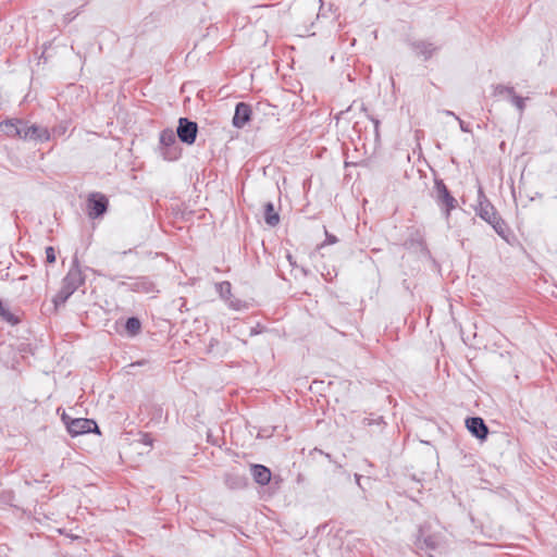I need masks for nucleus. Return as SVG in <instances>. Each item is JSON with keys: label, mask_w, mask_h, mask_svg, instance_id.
<instances>
[{"label": "nucleus", "mask_w": 557, "mask_h": 557, "mask_svg": "<svg viewBox=\"0 0 557 557\" xmlns=\"http://www.w3.org/2000/svg\"><path fill=\"white\" fill-rule=\"evenodd\" d=\"M474 211L476 215L488 223L502 238H507V224L491 203L482 187L478 189V203L474 207Z\"/></svg>", "instance_id": "f257e3e1"}, {"label": "nucleus", "mask_w": 557, "mask_h": 557, "mask_svg": "<svg viewBox=\"0 0 557 557\" xmlns=\"http://www.w3.org/2000/svg\"><path fill=\"white\" fill-rule=\"evenodd\" d=\"M84 283L83 273L75 260L67 274L62 280V286L53 298L54 308L63 306L73 293Z\"/></svg>", "instance_id": "f03ea898"}, {"label": "nucleus", "mask_w": 557, "mask_h": 557, "mask_svg": "<svg viewBox=\"0 0 557 557\" xmlns=\"http://www.w3.org/2000/svg\"><path fill=\"white\" fill-rule=\"evenodd\" d=\"M62 421L66 425V430L72 436H78L92 432L99 433L97 423L91 419H72L67 414L63 413Z\"/></svg>", "instance_id": "7ed1b4c3"}, {"label": "nucleus", "mask_w": 557, "mask_h": 557, "mask_svg": "<svg viewBox=\"0 0 557 557\" xmlns=\"http://www.w3.org/2000/svg\"><path fill=\"white\" fill-rule=\"evenodd\" d=\"M434 193L437 205L444 211L446 219H448L450 211L457 207V200L451 196L447 186L442 180H435Z\"/></svg>", "instance_id": "20e7f679"}, {"label": "nucleus", "mask_w": 557, "mask_h": 557, "mask_svg": "<svg viewBox=\"0 0 557 557\" xmlns=\"http://www.w3.org/2000/svg\"><path fill=\"white\" fill-rule=\"evenodd\" d=\"M17 132V137L24 140H34L45 143L50 139V133L47 127L39 126L36 124L29 125L27 122L23 121L22 126H20V131Z\"/></svg>", "instance_id": "39448f33"}, {"label": "nucleus", "mask_w": 557, "mask_h": 557, "mask_svg": "<svg viewBox=\"0 0 557 557\" xmlns=\"http://www.w3.org/2000/svg\"><path fill=\"white\" fill-rule=\"evenodd\" d=\"M108 198L100 193H91L87 198V213L91 219L102 216L108 210Z\"/></svg>", "instance_id": "423d86ee"}, {"label": "nucleus", "mask_w": 557, "mask_h": 557, "mask_svg": "<svg viewBox=\"0 0 557 557\" xmlns=\"http://www.w3.org/2000/svg\"><path fill=\"white\" fill-rule=\"evenodd\" d=\"M197 133L198 125L196 122H193L186 117L178 119L176 135L182 143L193 145L196 140Z\"/></svg>", "instance_id": "0eeeda50"}, {"label": "nucleus", "mask_w": 557, "mask_h": 557, "mask_svg": "<svg viewBox=\"0 0 557 557\" xmlns=\"http://www.w3.org/2000/svg\"><path fill=\"white\" fill-rule=\"evenodd\" d=\"M442 540L437 534H430L425 527L419 529L414 545L421 550H434L441 546Z\"/></svg>", "instance_id": "6e6552de"}, {"label": "nucleus", "mask_w": 557, "mask_h": 557, "mask_svg": "<svg viewBox=\"0 0 557 557\" xmlns=\"http://www.w3.org/2000/svg\"><path fill=\"white\" fill-rule=\"evenodd\" d=\"M466 426L469 432L479 440H485L488 434V428L480 417H471L466 420Z\"/></svg>", "instance_id": "1a4fd4ad"}, {"label": "nucleus", "mask_w": 557, "mask_h": 557, "mask_svg": "<svg viewBox=\"0 0 557 557\" xmlns=\"http://www.w3.org/2000/svg\"><path fill=\"white\" fill-rule=\"evenodd\" d=\"M251 119V108L245 102H238L233 116V125L243 128Z\"/></svg>", "instance_id": "9d476101"}, {"label": "nucleus", "mask_w": 557, "mask_h": 557, "mask_svg": "<svg viewBox=\"0 0 557 557\" xmlns=\"http://www.w3.org/2000/svg\"><path fill=\"white\" fill-rule=\"evenodd\" d=\"M410 46L417 55L425 60L430 59L437 49L433 44L423 40L412 41Z\"/></svg>", "instance_id": "9b49d317"}, {"label": "nucleus", "mask_w": 557, "mask_h": 557, "mask_svg": "<svg viewBox=\"0 0 557 557\" xmlns=\"http://www.w3.org/2000/svg\"><path fill=\"white\" fill-rule=\"evenodd\" d=\"M250 470L256 483L267 485L271 481L272 473L265 466L252 465Z\"/></svg>", "instance_id": "f8f14e48"}, {"label": "nucleus", "mask_w": 557, "mask_h": 557, "mask_svg": "<svg viewBox=\"0 0 557 557\" xmlns=\"http://www.w3.org/2000/svg\"><path fill=\"white\" fill-rule=\"evenodd\" d=\"M122 285H126V283H122ZM131 290L137 293L149 294L154 292V284L147 277H138L132 284H127Z\"/></svg>", "instance_id": "ddd939ff"}, {"label": "nucleus", "mask_w": 557, "mask_h": 557, "mask_svg": "<svg viewBox=\"0 0 557 557\" xmlns=\"http://www.w3.org/2000/svg\"><path fill=\"white\" fill-rule=\"evenodd\" d=\"M264 221L269 226H276L280 223V215L274 209L272 202L264 205Z\"/></svg>", "instance_id": "4468645a"}, {"label": "nucleus", "mask_w": 557, "mask_h": 557, "mask_svg": "<svg viewBox=\"0 0 557 557\" xmlns=\"http://www.w3.org/2000/svg\"><path fill=\"white\" fill-rule=\"evenodd\" d=\"M176 137L177 135L174 133L173 129H170V128H166V129H163L161 133H160V145H162L163 147H172L176 144Z\"/></svg>", "instance_id": "2eb2a0df"}, {"label": "nucleus", "mask_w": 557, "mask_h": 557, "mask_svg": "<svg viewBox=\"0 0 557 557\" xmlns=\"http://www.w3.org/2000/svg\"><path fill=\"white\" fill-rule=\"evenodd\" d=\"M22 120H8L2 123L3 129L8 136H17V132L20 131V126H22Z\"/></svg>", "instance_id": "dca6fc26"}, {"label": "nucleus", "mask_w": 557, "mask_h": 557, "mask_svg": "<svg viewBox=\"0 0 557 557\" xmlns=\"http://www.w3.org/2000/svg\"><path fill=\"white\" fill-rule=\"evenodd\" d=\"M125 330L129 336L137 335L141 330V323L138 318H128L125 322Z\"/></svg>", "instance_id": "f3484780"}, {"label": "nucleus", "mask_w": 557, "mask_h": 557, "mask_svg": "<svg viewBox=\"0 0 557 557\" xmlns=\"http://www.w3.org/2000/svg\"><path fill=\"white\" fill-rule=\"evenodd\" d=\"M216 290L222 299L225 301L228 300L232 295V285L230 282L224 281L219 284H216Z\"/></svg>", "instance_id": "a211bd4d"}, {"label": "nucleus", "mask_w": 557, "mask_h": 557, "mask_svg": "<svg viewBox=\"0 0 557 557\" xmlns=\"http://www.w3.org/2000/svg\"><path fill=\"white\" fill-rule=\"evenodd\" d=\"M225 483L231 488H240L246 484L245 478L234 474H227L225 478Z\"/></svg>", "instance_id": "6ab92c4d"}, {"label": "nucleus", "mask_w": 557, "mask_h": 557, "mask_svg": "<svg viewBox=\"0 0 557 557\" xmlns=\"http://www.w3.org/2000/svg\"><path fill=\"white\" fill-rule=\"evenodd\" d=\"M493 89H494L493 90V95L494 96H498V97L507 96L508 98H510V96L515 91L513 87L505 86V85H502V84H497V85L493 86Z\"/></svg>", "instance_id": "aec40b11"}, {"label": "nucleus", "mask_w": 557, "mask_h": 557, "mask_svg": "<svg viewBox=\"0 0 557 557\" xmlns=\"http://www.w3.org/2000/svg\"><path fill=\"white\" fill-rule=\"evenodd\" d=\"M509 100L512 103V106H515L517 108L520 115H522L523 111L525 109V101L528 100V98H522V97L518 96L516 94V91H513V94L510 96Z\"/></svg>", "instance_id": "412c9836"}, {"label": "nucleus", "mask_w": 557, "mask_h": 557, "mask_svg": "<svg viewBox=\"0 0 557 557\" xmlns=\"http://www.w3.org/2000/svg\"><path fill=\"white\" fill-rule=\"evenodd\" d=\"M0 315L3 320H5L8 323L14 325L18 323V319L5 307L2 306L0 302Z\"/></svg>", "instance_id": "4be33fe9"}, {"label": "nucleus", "mask_w": 557, "mask_h": 557, "mask_svg": "<svg viewBox=\"0 0 557 557\" xmlns=\"http://www.w3.org/2000/svg\"><path fill=\"white\" fill-rule=\"evenodd\" d=\"M226 302L227 306L234 310H240L245 307L242 300L236 299L233 296L228 300H226Z\"/></svg>", "instance_id": "5701e85b"}, {"label": "nucleus", "mask_w": 557, "mask_h": 557, "mask_svg": "<svg viewBox=\"0 0 557 557\" xmlns=\"http://www.w3.org/2000/svg\"><path fill=\"white\" fill-rule=\"evenodd\" d=\"M46 259H47V262H49V263H53L55 261V252L52 247L46 248Z\"/></svg>", "instance_id": "b1692460"}, {"label": "nucleus", "mask_w": 557, "mask_h": 557, "mask_svg": "<svg viewBox=\"0 0 557 557\" xmlns=\"http://www.w3.org/2000/svg\"><path fill=\"white\" fill-rule=\"evenodd\" d=\"M325 235H326V238H325L324 243L320 246V248H322L324 245H332L337 242L336 236L329 234L327 232H325Z\"/></svg>", "instance_id": "393cba45"}, {"label": "nucleus", "mask_w": 557, "mask_h": 557, "mask_svg": "<svg viewBox=\"0 0 557 557\" xmlns=\"http://www.w3.org/2000/svg\"><path fill=\"white\" fill-rule=\"evenodd\" d=\"M456 120L459 122V126H460V129L465 133H470L471 129L469 127L468 124H466L462 120H460L459 117H456Z\"/></svg>", "instance_id": "a878e982"}, {"label": "nucleus", "mask_w": 557, "mask_h": 557, "mask_svg": "<svg viewBox=\"0 0 557 557\" xmlns=\"http://www.w3.org/2000/svg\"><path fill=\"white\" fill-rule=\"evenodd\" d=\"M151 442H152L151 438L148 435H145L144 443L147 445H151Z\"/></svg>", "instance_id": "bb28decb"}, {"label": "nucleus", "mask_w": 557, "mask_h": 557, "mask_svg": "<svg viewBox=\"0 0 557 557\" xmlns=\"http://www.w3.org/2000/svg\"><path fill=\"white\" fill-rule=\"evenodd\" d=\"M446 115L454 116L455 119L458 117L453 111L446 110L444 112Z\"/></svg>", "instance_id": "cd10ccee"}, {"label": "nucleus", "mask_w": 557, "mask_h": 557, "mask_svg": "<svg viewBox=\"0 0 557 557\" xmlns=\"http://www.w3.org/2000/svg\"><path fill=\"white\" fill-rule=\"evenodd\" d=\"M257 333H258V332H257L255 329H251V331H250V335H255V334H257Z\"/></svg>", "instance_id": "c85d7f7f"}, {"label": "nucleus", "mask_w": 557, "mask_h": 557, "mask_svg": "<svg viewBox=\"0 0 557 557\" xmlns=\"http://www.w3.org/2000/svg\"><path fill=\"white\" fill-rule=\"evenodd\" d=\"M374 124H375V127L377 128L379 126V121L377 120H373Z\"/></svg>", "instance_id": "c756f323"}]
</instances>
